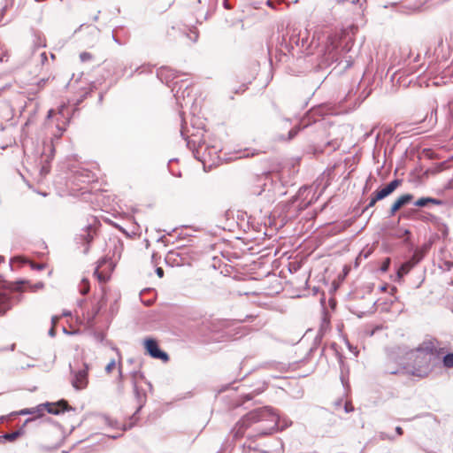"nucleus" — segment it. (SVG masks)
Instances as JSON below:
<instances>
[{"mask_svg":"<svg viewBox=\"0 0 453 453\" xmlns=\"http://www.w3.org/2000/svg\"><path fill=\"white\" fill-rule=\"evenodd\" d=\"M101 419L109 427L117 428V429L121 428V430H123V431L131 429L136 422L135 420H132L130 418V423L128 425H127V424L119 425L116 419H113L106 415L101 416Z\"/></svg>","mask_w":453,"mask_h":453,"instance_id":"1a4fd4ad","label":"nucleus"},{"mask_svg":"<svg viewBox=\"0 0 453 453\" xmlns=\"http://www.w3.org/2000/svg\"><path fill=\"white\" fill-rule=\"evenodd\" d=\"M93 227L89 225L86 229L82 230V233L76 238L77 243H81L85 246L83 254H88L89 250V244L93 241Z\"/></svg>","mask_w":453,"mask_h":453,"instance_id":"0eeeda50","label":"nucleus"},{"mask_svg":"<svg viewBox=\"0 0 453 453\" xmlns=\"http://www.w3.org/2000/svg\"><path fill=\"white\" fill-rule=\"evenodd\" d=\"M410 265H411V267L413 268L416 265H418V263L416 262L414 259H412L411 257L406 261Z\"/></svg>","mask_w":453,"mask_h":453,"instance_id":"c03bdc74","label":"nucleus"},{"mask_svg":"<svg viewBox=\"0 0 453 453\" xmlns=\"http://www.w3.org/2000/svg\"><path fill=\"white\" fill-rule=\"evenodd\" d=\"M442 60H443L444 62H447V58L442 57V58L440 60V64H441Z\"/></svg>","mask_w":453,"mask_h":453,"instance_id":"338daca9","label":"nucleus"},{"mask_svg":"<svg viewBox=\"0 0 453 453\" xmlns=\"http://www.w3.org/2000/svg\"><path fill=\"white\" fill-rule=\"evenodd\" d=\"M69 315H71V312H70V311H65V312L63 313V316H65V317H66V316H69Z\"/></svg>","mask_w":453,"mask_h":453,"instance_id":"0e129e2a","label":"nucleus"},{"mask_svg":"<svg viewBox=\"0 0 453 453\" xmlns=\"http://www.w3.org/2000/svg\"><path fill=\"white\" fill-rule=\"evenodd\" d=\"M370 200H372V202L377 203L378 201H380V200L378 199V197H377V196H376L375 192H373V193L372 194V196H371V199H370Z\"/></svg>","mask_w":453,"mask_h":453,"instance_id":"49530a36","label":"nucleus"},{"mask_svg":"<svg viewBox=\"0 0 453 453\" xmlns=\"http://www.w3.org/2000/svg\"><path fill=\"white\" fill-rule=\"evenodd\" d=\"M84 27H88V28H91V30H92L96 35H98V34L100 33V29H99L97 27H96V26L91 27V26H88V25H86V24H81V25L79 27V28H78L75 32H77V31H81Z\"/></svg>","mask_w":453,"mask_h":453,"instance_id":"bb28decb","label":"nucleus"},{"mask_svg":"<svg viewBox=\"0 0 453 453\" xmlns=\"http://www.w3.org/2000/svg\"><path fill=\"white\" fill-rule=\"evenodd\" d=\"M302 36V33L299 32V33H293L291 35H290V38H289V45L292 49V50H295V47L297 48L299 50L300 48V37Z\"/></svg>","mask_w":453,"mask_h":453,"instance_id":"dca6fc26","label":"nucleus"},{"mask_svg":"<svg viewBox=\"0 0 453 453\" xmlns=\"http://www.w3.org/2000/svg\"><path fill=\"white\" fill-rule=\"evenodd\" d=\"M120 436H121V434H118L111 435V437L112 439H117V438H119V437H120Z\"/></svg>","mask_w":453,"mask_h":453,"instance_id":"680f3d73","label":"nucleus"},{"mask_svg":"<svg viewBox=\"0 0 453 453\" xmlns=\"http://www.w3.org/2000/svg\"><path fill=\"white\" fill-rule=\"evenodd\" d=\"M43 286H44L43 283L40 281L35 284L29 285V288L33 292H35L39 289H42L43 288Z\"/></svg>","mask_w":453,"mask_h":453,"instance_id":"c756f323","label":"nucleus"},{"mask_svg":"<svg viewBox=\"0 0 453 453\" xmlns=\"http://www.w3.org/2000/svg\"><path fill=\"white\" fill-rule=\"evenodd\" d=\"M442 364L446 368L453 367V353L446 354L442 358Z\"/></svg>","mask_w":453,"mask_h":453,"instance_id":"412c9836","label":"nucleus"},{"mask_svg":"<svg viewBox=\"0 0 453 453\" xmlns=\"http://www.w3.org/2000/svg\"><path fill=\"white\" fill-rule=\"evenodd\" d=\"M105 305V301L104 298H102L97 305H96L95 307H93L92 309V316H91V319L90 320H94L96 319V317L99 314L101 309Z\"/></svg>","mask_w":453,"mask_h":453,"instance_id":"aec40b11","label":"nucleus"},{"mask_svg":"<svg viewBox=\"0 0 453 453\" xmlns=\"http://www.w3.org/2000/svg\"><path fill=\"white\" fill-rule=\"evenodd\" d=\"M250 155H253V153L250 152L249 149H245L244 150H240L237 152L236 158H242V157H248Z\"/></svg>","mask_w":453,"mask_h":453,"instance_id":"a878e982","label":"nucleus"},{"mask_svg":"<svg viewBox=\"0 0 453 453\" xmlns=\"http://www.w3.org/2000/svg\"><path fill=\"white\" fill-rule=\"evenodd\" d=\"M395 433H396L398 435H402V434H403V429H402V427H401V426H396V427H395Z\"/></svg>","mask_w":453,"mask_h":453,"instance_id":"603ef678","label":"nucleus"},{"mask_svg":"<svg viewBox=\"0 0 453 453\" xmlns=\"http://www.w3.org/2000/svg\"><path fill=\"white\" fill-rule=\"evenodd\" d=\"M75 409L71 407L65 400H60L56 403H49L46 411L48 413L59 415L65 411H74Z\"/></svg>","mask_w":453,"mask_h":453,"instance_id":"423d86ee","label":"nucleus"},{"mask_svg":"<svg viewBox=\"0 0 453 453\" xmlns=\"http://www.w3.org/2000/svg\"><path fill=\"white\" fill-rule=\"evenodd\" d=\"M48 80H49V79H44V78H43V79H41V80L37 82V84H36V86L38 87V89H37L36 91H38V90H40L42 88H43V87L45 86L46 82L48 81Z\"/></svg>","mask_w":453,"mask_h":453,"instance_id":"f704fd0d","label":"nucleus"},{"mask_svg":"<svg viewBox=\"0 0 453 453\" xmlns=\"http://www.w3.org/2000/svg\"><path fill=\"white\" fill-rule=\"evenodd\" d=\"M116 365V362L114 359H112L105 367V372L107 373H110L111 372V371L113 370V368L115 367Z\"/></svg>","mask_w":453,"mask_h":453,"instance_id":"2f4dec72","label":"nucleus"},{"mask_svg":"<svg viewBox=\"0 0 453 453\" xmlns=\"http://www.w3.org/2000/svg\"><path fill=\"white\" fill-rule=\"evenodd\" d=\"M402 180L399 179H395L391 180L389 183H388L384 188L380 189V193L382 195L384 198L388 196L390 194H392L397 187L401 184Z\"/></svg>","mask_w":453,"mask_h":453,"instance_id":"f8f14e48","label":"nucleus"},{"mask_svg":"<svg viewBox=\"0 0 453 453\" xmlns=\"http://www.w3.org/2000/svg\"><path fill=\"white\" fill-rule=\"evenodd\" d=\"M425 252V250H416L413 255L411 256V258L414 259L416 262L419 263L423 259Z\"/></svg>","mask_w":453,"mask_h":453,"instance_id":"b1692460","label":"nucleus"},{"mask_svg":"<svg viewBox=\"0 0 453 453\" xmlns=\"http://www.w3.org/2000/svg\"><path fill=\"white\" fill-rule=\"evenodd\" d=\"M100 12H100V11H98V12H97V14H96V15H95V16L93 17V20H94V21H97V20H98Z\"/></svg>","mask_w":453,"mask_h":453,"instance_id":"6e6d98bb","label":"nucleus"},{"mask_svg":"<svg viewBox=\"0 0 453 453\" xmlns=\"http://www.w3.org/2000/svg\"><path fill=\"white\" fill-rule=\"evenodd\" d=\"M40 63L43 65L48 61L47 53L45 51H42L39 53Z\"/></svg>","mask_w":453,"mask_h":453,"instance_id":"7c9ffc66","label":"nucleus"},{"mask_svg":"<svg viewBox=\"0 0 453 453\" xmlns=\"http://www.w3.org/2000/svg\"><path fill=\"white\" fill-rule=\"evenodd\" d=\"M24 284H29V282L27 280L7 282L0 278V315L12 307L16 297L19 296L18 292L22 289L21 286Z\"/></svg>","mask_w":453,"mask_h":453,"instance_id":"7ed1b4c3","label":"nucleus"},{"mask_svg":"<svg viewBox=\"0 0 453 453\" xmlns=\"http://www.w3.org/2000/svg\"><path fill=\"white\" fill-rule=\"evenodd\" d=\"M144 348L146 349V352L151 357L160 359L162 361H168V354L159 348L158 343L155 339L146 338L144 340Z\"/></svg>","mask_w":453,"mask_h":453,"instance_id":"20e7f679","label":"nucleus"},{"mask_svg":"<svg viewBox=\"0 0 453 453\" xmlns=\"http://www.w3.org/2000/svg\"><path fill=\"white\" fill-rule=\"evenodd\" d=\"M133 384H134V395H135V398H136L137 403H138V406H137V409H136L135 412L131 417V419L137 421L138 418L136 417V415L142 410V408L143 407V405H144V403L146 402V395H145L144 393H141L139 391L136 382L134 381Z\"/></svg>","mask_w":453,"mask_h":453,"instance_id":"9b49d317","label":"nucleus"},{"mask_svg":"<svg viewBox=\"0 0 453 453\" xmlns=\"http://www.w3.org/2000/svg\"><path fill=\"white\" fill-rule=\"evenodd\" d=\"M223 6L227 10L231 9V5L229 4L228 0L223 1Z\"/></svg>","mask_w":453,"mask_h":453,"instance_id":"3c124183","label":"nucleus"},{"mask_svg":"<svg viewBox=\"0 0 453 453\" xmlns=\"http://www.w3.org/2000/svg\"><path fill=\"white\" fill-rule=\"evenodd\" d=\"M376 203L372 202V200H370V202L368 203V204L364 208L363 210V213L368 211V210L372 207H373L375 205Z\"/></svg>","mask_w":453,"mask_h":453,"instance_id":"4c0bfd02","label":"nucleus"},{"mask_svg":"<svg viewBox=\"0 0 453 453\" xmlns=\"http://www.w3.org/2000/svg\"><path fill=\"white\" fill-rule=\"evenodd\" d=\"M58 319H59V317H58V316H53V317L51 318V324H52V326H55L57 325V323H58Z\"/></svg>","mask_w":453,"mask_h":453,"instance_id":"37998d69","label":"nucleus"},{"mask_svg":"<svg viewBox=\"0 0 453 453\" xmlns=\"http://www.w3.org/2000/svg\"><path fill=\"white\" fill-rule=\"evenodd\" d=\"M49 335L50 337H54L56 335V331H55V328L54 326H52L50 330H49Z\"/></svg>","mask_w":453,"mask_h":453,"instance_id":"8fccbe9b","label":"nucleus"},{"mask_svg":"<svg viewBox=\"0 0 453 453\" xmlns=\"http://www.w3.org/2000/svg\"><path fill=\"white\" fill-rule=\"evenodd\" d=\"M19 413L20 415H32V414H35V411H32L31 408H26V409H23V410L19 411Z\"/></svg>","mask_w":453,"mask_h":453,"instance_id":"72a5a7b5","label":"nucleus"},{"mask_svg":"<svg viewBox=\"0 0 453 453\" xmlns=\"http://www.w3.org/2000/svg\"><path fill=\"white\" fill-rule=\"evenodd\" d=\"M307 32H304L303 35H302V36L300 37V48L299 50H297V53H303L304 50H306L308 47H307V35H306Z\"/></svg>","mask_w":453,"mask_h":453,"instance_id":"5701e85b","label":"nucleus"},{"mask_svg":"<svg viewBox=\"0 0 453 453\" xmlns=\"http://www.w3.org/2000/svg\"><path fill=\"white\" fill-rule=\"evenodd\" d=\"M375 194L380 201L384 199V197L382 196L379 190L375 191Z\"/></svg>","mask_w":453,"mask_h":453,"instance_id":"864d4df0","label":"nucleus"},{"mask_svg":"<svg viewBox=\"0 0 453 453\" xmlns=\"http://www.w3.org/2000/svg\"><path fill=\"white\" fill-rule=\"evenodd\" d=\"M344 410L349 413L353 411V407L349 403H345Z\"/></svg>","mask_w":453,"mask_h":453,"instance_id":"79ce46f5","label":"nucleus"},{"mask_svg":"<svg viewBox=\"0 0 453 453\" xmlns=\"http://www.w3.org/2000/svg\"><path fill=\"white\" fill-rule=\"evenodd\" d=\"M413 199L411 194H404L401 196L395 203L391 205L389 211V216H394L395 212L403 205L409 203Z\"/></svg>","mask_w":453,"mask_h":453,"instance_id":"9d476101","label":"nucleus"},{"mask_svg":"<svg viewBox=\"0 0 453 453\" xmlns=\"http://www.w3.org/2000/svg\"><path fill=\"white\" fill-rule=\"evenodd\" d=\"M31 267L35 270H42L45 267V265L43 264L33 263V264H31Z\"/></svg>","mask_w":453,"mask_h":453,"instance_id":"e433bc0d","label":"nucleus"},{"mask_svg":"<svg viewBox=\"0 0 453 453\" xmlns=\"http://www.w3.org/2000/svg\"><path fill=\"white\" fill-rule=\"evenodd\" d=\"M329 303H330L331 307H332V308H334V306H335V301H334V300H333V299H331V300L329 301Z\"/></svg>","mask_w":453,"mask_h":453,"instance_id":"bf43d9fd","label":"nucleus"},{"mask_svg":"<svg viewBox=\"0 0 453 453\" xmlns=\"http://www.w3.org/2000/svg\"><path fill=\"white\" fill-rule=\"evenodd\" d=\"M53 112H54V111H53V110H50V111H48L47 118H48V119H50V118L52 117Z\"/></svg>","mask_w":453,"mask_h":453,"instance_id":"13d9d810","label":"nucleus"},{"mask_svg":"<svg viewBox=\"0 0 453 453\" xmlns=\"http://www.w3.org/2000/svg\"><path fill=\"white\" fill-rule=\"evenodd\" d=\"M261 421H268L272 426L259 432L260 435L272 434L279 426L280 418L270 406L255 409L244 415L232 429L234 438L237 439L243 435L245 430L252 424Z\"/></svg>","mask_w":453,"mask_h":453,"instance_id":"f03ea898","label":"nucleus"},{"mask_svg":"<svg viewBox=\"0 0 453 453\" xmlns=\"http://www.w3.org/2000/svg\"><path fill=\"white\" fill-rule=\"evenodd\" d=\"M310 125L304 119L301 120V122L296 126H294L288 134L287 141H290L296 136L299 131L303 128L307 127ZM285 140V138H283Z\"/></svg>","mask_w":453,"mask_h":453,"instance_id":"ddd939ff","label":"nucleus"},{"mask_svg":"<svg viewBox=\"0 0 453 453\" xmlns=\"http://www.w3.org/2000/svg\"><path fill=\"white\" fill-rule=\"evenodd\" d=\"M4 262V257L0 256V265Z\"/></svg>","mask_w":453,"mask_h":453,"instance_id":"69168bd1","label":"nucleus"},{"mask_svg":"<svg viewBox=\"0 0 453 453\" xmlns=\"http://www.w3.org/2000/svg\"><path fill=\"white\" fill-rule=\"evenodd\" d=\"M80 293L81 295H87L89 291V284L87 279H82L79 286Z\"/></svg>","mask_w":453,"mask_h":453,"instance_id":"4be33fe9","label":"nucleus"},{"mask_svg":"<svg viewBox=\"0 0 453 453\" xmlns=\"http://www.w3.org/2000/svg\"><path fill=\"white\" fill-rule=\"evenodd\" d=\"M101 419L109 427L117 428V429L121 428V430H123V431L131 429L136 422L135 420H132L130 418V423L128 425H127V424L119 425L116 419H113L106 415L101 416Z\"/></svg>","mask_w":453,"mask_h":453,"instance_id":"6e6552de","label":"nucleus"},{"mask_svg":"<svg viewBox=\"0 0 453 453\" xmlns=\"http://www.w3.org/2000/svg\"><path fill=\"white\" fill-rule=\"evenodd\" d=\"M96 339H97V340H99V341H102V340H103V334H97L96 335Z\"/></svg>","mask_w":453,"mask_h":453,"instance_id":"052dcab7","label":"nucleus"},{"mask_svg":"<svg viewBox=\"0 0 453 453\" xmlns=\"http://www.w3.org/2000/svg\"><path fill=\"white\" fill-rule=\"evenodd\" d=\"M411 265H410L407 262L403 263L400 267L397 269L396 277L398 280H401L404 275H406L411 269Z\"/></svg>","mask_w":453,"mask_h":453,"instance_id":"f3484780","label":"nucleus"},{"mask_svg":"<svg viewBox=\"0 0 453 453\" xmlns=\"http://www.w3.org/2000/svg\"><path fill=\"white\" fill-rule=\"evenodd\" d=\"M99 267H100V265L96 266V268L95 269L94 274L97 277V279L100 281H105L106 277L102 273L99 272Z\"/></svg>","mask_w":453,"mask_h":453,"instance_id":"cd10ccee","label":"nucleus"},{"mask_svg":"<svg viewBox=\"0 0 453 453\" xmlns=\"http://www.w3.org/2000/svg\"><path fill=\"white\" fill-rule=\"evenodd\" d=\"M254 395H255L253 393L245 394L242 395L243 401L244 402L250 401L253 399Z\"/></svg>","mask_w":453,"mask_h":453,"instance_id":"c9c22d12","label":"nucleus"},{"mask_svg":"<svg viewBox=\"0 0 453 453\" xmlns=\"http://www.w3.org/2000/svg\"><path fill=\"white\" fill-rule=\"evenodd\" d=\"M47 406H49V403H44L37 405L36 407L31 408L32 411H35L36 418L42 417L44 415V411H46Z\"/></svg>","mask_w":453,"mask_h":453,"instance_id":"6ab92c4d","label":"nucleus"},{"mask_svg":"<svg viewBox=\"0 0 453 453\" xmlns=\"http://www.w3.org/2000/svg\"><path fill=\"white\" fill-rule=\"evenodd\" d=\"M403 355L398 364L408 373L413 376L424 378L432 372V357L435 353L436 346L433 340L423 342L418 348L413 349H399Z\"/></svg>","mask_w":453,"mask_h":453,"instance_id":"f257e3e1","label":"nucleus"},{"mask_svg":"<svg viewBox=\"0 0 453 453\" xmlns=\"http://www.w3.org/2000/svg\"><path fill=\"white\" fill-rule=\"evenodd\" d=\"M404 234H405V235H410V234H411V232H410L409 230H405V231H404Z\"/></svg>","mask_w":453,"mask_h":453,"instance_id":"774afa93","label":"nucleus"},{"mask_svg":"<svg viewBox=\"0 0 453 453\" xmlns=\"http://www.w3.org/2000/svg\"><path fill=\"white\" fill-rule=\"evenodd\" d=\"M16 260H17V258H11V260H10L9 266L11 267L12 270H13L12 265H13L14 261H16Z\"/></svg>","mask_w":453,"mask_h":453,"instance_id":"5fc2aeb1","label":"nucleus"},{"mask_svg":"<svg viewBox=\"0 0 453 453\" xmlns=\"http://www.w3.org/2000/svg\"><path fill=\"white\" fill-rule=\"evenodd\" d=\"M430 203L441 205L443 203V202L441 200L433 197H421L414 203V205L418 207H426Z\"/></svg>","mask_w":453,"mask_h":453,"instance_id":"4468645a","label":"nucleus"},{"mask_svg":"<svg viewBox=\"0 0 453 453\" xmlns=\"http://www.w3.org/2000/svg\"><path fill=\"white\" fill-rule=\"evenodd\" d=\"M370 200H372V202L377 203L378 201H380V200L378 199V197H377V196H376L375 192H373V193L372 194V196H371V199H370Z\"/></svg>","mask_w":453,"mask_h":453,"instance_id":"de8ad7c7","label":"nucleus"},{"mask_svg":"<svg viewBox=\"0 0 453 453\" xmlns=\"http://www.w3.org/2000/svg\"><path fill=\"white\" fill-rule=\"evenodd\" d=\"M112 40L119 45H122L123 43L115 36L114 31L112 32Z\"/></svg>","mask_w":453,"mask_h":453,"instance_id":"09e8293b","label":"nucleus"},{"mask_svg":"<svg viewBox=\"0 0 453 453\" xmlns=\"http://www.w3.org/2000/svg\"><path fill=\"white\" fill-rule=\"evenodd\" d=\"M88 364H83V368L80 369L79 371L73 372V378L72 380V385L73 387L77 389L81 390L85 388L88 386Z\"/></svg>","mask_w":453,"mask_h":453,"instance_id":"39448f33","label":"nucleus"},{"mask_svg":"<svg viewBox=\"0 0 453 453\" xmlns=\"http://www.w3.org/2000/svg\"><path fill=\"white\" fill-rule=\"evenodd\" d=\"M156 273L159 278H162L164 276V270L161 267H157L156 269Z\"/></svg>","mask_w":453,"mask_h":453,"instance_id":"ea45409f","label":"nucleus"},{"mask_svg":"<svg viewBox=\"0 0 453 453\" xmlns=\"http://www.w3.org/2000/svg\"><path fill=\"white\" fill-rule=\"evenodd\" d=\"M390 263H391V260L389 257H387L386 259H384V261L382 262L380 267V271L381 273H386L388 271L389 269V266H390Z\"/></svg>","mask_w":453,"mask_h":453,"instance_id":"393cba45","label":"nucleus"},{"mask_svg":"<svg viewBox=\"0 0 453 453\" xmlns=\"http://www.w3.org/2000/svg\"><path fill=\"white\" fill-rule=\"evenodd\" d=\"M119 380H122V378H123V374H122V372H121V370H120V369L119 370Z\"/></svg>","mask_w":453,"mask_h":453,"instance_id":"e2e57ef3","label":"nucleus"},{"mask_svg":"<svg viewBox=\"0 0 453 453\" xmlns=\"http://www.w3.org/2000/svg\"><path fill=\"white\" fill-rule=\"evenodd\" d=\"M166 72H169V71H168V69H166V68H161V69L159 70V72L157 73V76H158V77H161V76H162L165 73H166ZM169 76H170V77H172V78H173V80L176 77L175 73H172V72H171V74H170Z\"/></svg>","mask_w":453,"mask_h":453,"instance_id":"473e14b6","label":"nucleus"},{"mask_svg":"<svg viewBox=\"0 0 453 453\" xmlns=\"http://www.w3.org/2000/svg\"><path fill=\"white\" fill-rule=\"evenodd\" d=\"M24 434V431L22 428H19L14 432H12V433H7V434H4L3 435H1L3 437V441H15L17 438H19V436H21L22 434Z\"/></svg>","mask_w":453,"mask_h":453,"instance_id":"2eb2a0df","label":"nucleus"},{"mask_svg":"<svg viewBox=\"0 0 453 453\" xmlns=\"http://www.w3.org/2000/svg\"><path fill=\"white\" fill-rule=\"evenodd\" d=\"M80 58L81 62H86L92 59V55L89 52H82L80 54Z\"/></svg>","mask_w":453,"mask_h":453,"instance_id":"c85d7f7f","label":"nucleus"},{"mask_svg":"<svg viewBox=\"0 0 453 453\" xmlns=\"http://www.w3.org/2000/svg\"><path fill=\"white\" fill-rule=\"evenodd\" d=\"M434 119V121L437 120V108L434 109L431 112V119Z\"/></svg>","mask_w":453,"mask_h":453,"instance_id":"a19ab883","label":"nucleus"},{"mask_svg":"<svg viewBox=\"0 0 453 453\" xmlns=\"http://www.w3.org/2000/svg\"><path fill=\"white\" fill-rule=\"evenodd\" d=\"M49 172H50V169H49V167H48V166H46V165L42 166V168H41V170H40L41 175H45V174H47Z\"/></svg>","mask_w":453,"mask_h":453,"instance_id":"58836bf2","label":"nucleus"},{"mask_svg":"<svg viewBox=\"0 0 453 453\" xmlns=\"http://www.w3.org/2000/svg\"><path fill=\"white\" fill-rule=\"evenodd\" d=\"M259 182H262L264 181L263 183V188H261V190L258 191L257 195H261L262 192H265L266 190V187L268 186V183L267 181H270L271 182V185L273 184V180H272V175L270 173H265L260 178H259Z\"/></svg>","mask_w":453,"mask_h":453,"instance_id":"a211bd4d","label":"nucleus"},{"mask_svg":"<svg viewBox=\"0 0 453 453\" xmlns=\"http://www.w3.org/2000/svg\"><path fill=\"white\" fill-rule=\"evenodd\" d=\"M387 372L390 374H396L399 371L398 370H388Z\"/></svg>","mask_w":453,"mask_h":453,"instance_id":"4d7b16f0","label":"nucleus"},{"mask_svg":"<svg viewBox=\"0 0 453 453\" xmlns=\"http://www.w3.org/2000/svg\"><path fill=\"white\" fill-rule=\"evenodd\" d=\"M283 422H284V424L282 425L280 429L286 428V427L289 426L292 424L291 421L287 420V419H284Z\"/></svg>","mask_w":453,"mask_h":453,"instance_id":"a18cd8bd","label":"nucleus"}]
</instances>
